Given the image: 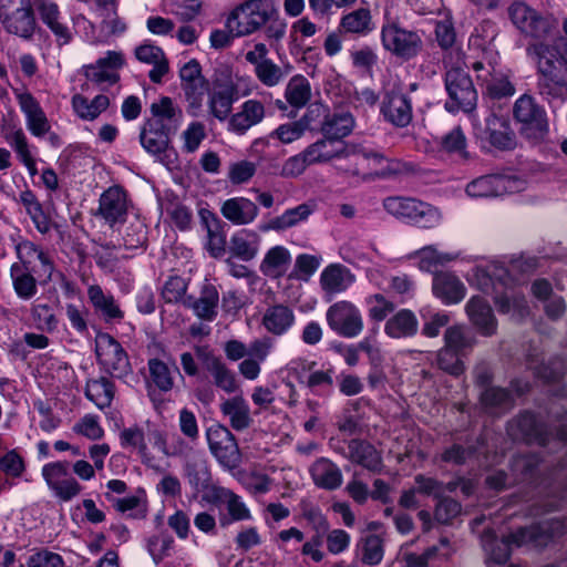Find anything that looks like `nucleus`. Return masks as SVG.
<instances>
[{"mask_svg":"<svg viewBox=\"0 0 567 567\" xmlns=\"http://www.w3.org/2000/svg\"><path fill=\"white\" fill-rule=\"evenodd\" d=\"M13 288L19 298L29 300L38 291L37 280L32 275V268L12 265L10 269Z\"/></svg>","mask_w":567,"mask_h":567,"instance_id":"obj_47","label":"nucleus"},{"mask_svg":"<svg viewBox=\"0 0 567 567\" xmlns=\"http://www.w3.org/2000/svg\"><path fill=\"white\" fill-rule=\"evenodd\" d=\"M441 147L446 153L455 154L465 161L468 159L466 137L460 126L454 127L450 133L442 137Z\"/></svg>","mask_w":567,"mask_h":567,"instance_id":"obj_59","label":"nucleus"},{"mask_svg":"<svg viewBox=\"0 0 567 567\" xmlns=\"http://www.w3.org/2000/svg\"><path fill=\"white\" fill-rule=\"evenodd\" d=\"M476 79L492 99L498 100L512 96L515 93V86L508 80V76L502 72L486 71V74H478Z\"/></svg>","mask_w":567,"mask_h":567,"instance_id":"obj_40","label":"nucleus"},{"mask_svg":"<svg viewBox=\"0 0 567 567\" xmlns=\"http://www.w3.org/2000/svg\"><path fill=\"white\" fill-rule=\"evenodd\" d=\"M514 181L505 175L481 176L466 186V193L471 197H495L511 192Z\"/></svg>","mask_w":567,"mask_h":567,"instance_id":"obj_22","label":"nucleus"},{"mask_svg":"<svg viewBox=\"0 0 567 567\" xmlns=\"http://www.w3.org/2000/svg\"><path fill=\"white\" fill-rule=\"evenodd\" d=\"M291 262V255L284 246H275L269 249L261 262L260 270L270 278L282 277Z\"/></svg>","mask_w":567,"mask_h":567,"instance_id":"obj_41","label":"nucleus"},{"mask_svg":"<svg viewBox=\"0 0 567 567\" xmlns=\"http://www.w3.org/2000/svg\"><path fill=\"white\" fill-rule=\"evenodd\" d=\"M507 433L515 441L546 445L549 440L547 426L528 412H522L507 423Z\"/></svg>","mask_w":567,"mask_h":567,"instance_id":"obj_12","label":"nucleus"},{"mask_svg":"<svg viewBox=\"0 0 567 567\" xmlns=\"http://www.w3.org/2000/svg\"><path fill=\"white\" fill-rule=\"evenodd\" d=\"M3 137L9 145L14 150L21 162L25 165L31 176H34L37 171L35 161L29 150V144L22 128L9 126L2 130Z\"/></svg>","mask_w":567,"mask_h":567,"instance_id":"obj_39","label":"nucleus"},{"mask_svg":"<svg viewBox=\"0 0 567 567\" xmlns=\"http://www.w3.org/2000/svg\"><path fill=\"white\" fill-rule=\"evenodd\" d=\"M208 501L215 505H226L228 516H221L219 522L221 526H227L231 522L246 520L251 517L241 498L233 491L223 486H213L209 491Z\"/></svg>","mask_w":567,"mask_h":567,"instance_id":"obj_16","label":"nucleus"},{"mask_svg":"<svg viewBox=\"0 0 567 567\" xmlns=\"http://www.w3.org/2000/svg\"><path fill=\"white\" fill-rule=\"evenodd\" d=\"M87 297L94 310L100 313L106 322L123 319L124 312L120 309L114 297L111 293L104 292L101 286L91 285L87 288Z\"/></svg>","mask_w":567,"mask_h":567,"instance_id":"obj_29","label":"nucleus"},{"mask_svg":"<svg viewBox=\"0 0 567 567\" xmlns=\"http://www.w3.org/2000/svg\"><path fill=\"white\" fill-rule=\"evenodd\" d=\"M365 158H372L381 167L374 173L369 174L365 179H390L409 174L412 169L408 163L396 158H386L383 154L377 152L364 153Z\"/></svg>","mask_w":567,"mask_h":567,"instance_id":"obj_36","label":"nucleus"},{"mask_svg":"<svg viewBox=\"0 0 567 567\" xmlns=\"http://www.w3.org/2000/svg\"><path fill=\"white\" fill-rule=\"evenodd\" d=\"M447 100L444 107L449 113H472L477 104V91L470 74L461 68H452L444 76Z\"/></svg>","mask_w":567,"mask_h":567,"instance_id":"obj_3","label":"nucleus"},{"mask_svg":"<svg viewBox=\"0 0 567 567\" xmlns=\"http://www.w3.org/2000/svg\"><path fill=\"white\" fill-rule=\"evenodd\" d=\"M320 258L313 255L301 254L296 258L295 267L289 278L307 280L317 271Z\"/></svg>","mask_w":567,"mask_h":567,"instance_id":"obj_62","label":"nucleus"},{"mask_svg":"<svg viewBox=\"0 0 567 567\" xmlns=\"http://www.w3.org/2000/svg\"><path fill=\"white\" fill-rule=\"evenodd\" d=\"M275 14L276 10L261 0H250L229 14L226 28L236 37H245L259 30Z\"/></svg>","mask_w":567,"mask_h":567,"instance_id":"obj_6","label":"nucleus"},{"mask_svg":"<svg viewBox=\"0 0 567 567\" xmlns=\"http://www.w3.org/2000/svg\"><path fill=\"white\" fill-rule=\"evenodd\" d=\"M205 368L210 373L214 384L226 393H235L239 390V384L235 373L214 354H207L205 358Z\"/></svg>","mask_w":567,"mask_h":567,"instance_id":"obj_31","label":"nucleus"},{"mask_svg":"<svg viewBox=\"0 0 567 567\" xmlns=\"http://www.w3.org/2000/svg\"><path fill=\"white\" fill-rule=\"evenodd\" d=\"M383 48L394 56L410 61L423 49V40L417 31L409 30L398 21H388L381 28Z\"/></svg>","mask_w":567,"mask_h":567,"instance_id":"obj_4","label":"nucleus"},{"mask_svg":"<svg viewBox=\"0 0 567 567\" xmlns=\"http://www.w3.org/2000/svg\"><path fill=\"white\" fill-rule=\"evenodd\" d=\"M1 19L7 32L24 40L32 39L37 29L32 1L29 2L28 6L20 7V9L13 10Z\"/></svg>","mask_w":567,"mask_h":567,"instance_id":"obj_20","label":"nucleus"},{"mask_svg":"<svg viewBox=\"0 0 567 567\" xmlns=\"http://www.w3.org/2000/svg\"><path fill=\"white\" fill-rule=\"evenodd\" d=\"M188 483L195 488L207 486L210 481V472L207 462L203 458L188 460L185 465Z\"/></svg>","mask_w":567,"mask_h":567,"instance_id":"obj_58","label":"nucleus"},{"mask_svg":"<svg viewBox=\"0 0 567 567\" xmlns=\"http://www.w3.org/2000/svg\"><path fill=\"white\" fill-rule=\"evenodd\" d=\"M235 101V90L231 86H224L214 91L209 99V109L212 114L224 121L231 112V105Z\"/></svg>","mask_w":567,"mask_h":567,"instance_id":"obj_53","label":"nucleus"},{"mask_svg":"<svg viewBox=\"0 0 567 567\" xmlns=\"http://www.w3.org/2000/svg\"><path fill=\"white\" fill-rule=\"evenodd\" d=\"M152 117L147 123L151 127H158L168 133L175 134L183 118V111L174 104L168 96H162L158 102L151 105Z\"/></svg>","mask_w":567,"mask_h":567,"instance_id":"obj_17","label":"nucleus"},{"mask_svg":"<svg viewBox=\"0 0 567 567\" xmlns=\"http://www.w3.org/2000/svg\"><path fill=\"white\" fill-rule=\"evenodd\" d=\"M310 474L318 487L324 489H336L342 483V474L340 468L330 460L318 458L310 467Z\"/></svg>","mask_w":567,"mask_h":567,"instance_id":"obj_34","label":"nucleus"},{"mask_svg":"<svg viewBox=\"0 0 567 567\" xmlns=\"http://www.w3.org/2000/svg\"><path fill=\"white\" fill-rule=\"evenodd\" d=\"M97 363L112 378L124 379L132 374L128 355L121 343L106 332H99L95 338Z\"/></svg>","mask_w":567,"mask_h":567,"instance_id":"obj_7","label":"nucleus"},{"mask_svg":"<svg viewBox=\"0 0 567 567\" xmlns=\"http://www.w3.org/2000/svg\"><path fill=\"white\" fill-rule=\"evenodd\" d=\"M513 115L516 122L520 124V134L527 140L537 143L547 135L546 111L536 103L532 95L524 94L515 101Z\"/></svg>","mask_w":567,"mask_h":567,"instance_id":"obj_5","label":"nucleus"},{"mask_svg":"<svg viewBox=\"0 0 567 567\" xmlns=\"http://www.w3.org/2000/svg\"><path fill=\"white\" fill-rule=\"evenodd\" d=\"M333 141L323 136V138H320L309 145L305 150L308 162L312 165L317 163H326L336 157H341L346 153L344 148H333Z\"/></svg>","mask_w":567,"mask_h":567,"instance_id":"obj_50","label":"nucleus"},{"mask_svg":"<svg viewBox=\"0 0 567 567\" xmlns=\"http://www.w3.org/2000/svg\"><path fill=\"white\" fill-rule=\"evenodd\" d=\"M171 135L173 134L158 127H151L147 123H144L140 141L147 153L158 156L168 148Z\"/></svg>","mask_w":567,"mask_h":567,"instance_id":"obj_44","label":"nucleus"},{"mask_svg":"<svg viewBox=\"0 0 567 567\" xmlns=\"http://www.w3.org/2000/svg\"><path fill=\"white\" fill-rule=\"evenodd\" d=\"M148 371L152 382L161 392H168L174 388V373L179 374L175 362L169 367L164 361L154 358L148 360Z\"/></svg>","mask_w":567,"mask_h":567,"instance_id":"obj_43","label":"nucleus"},{"mask_svg":"<svg viewBox=\"0 0 567 567\" xmlns=\"http://www.w3.org/2000/svg\"><path fill=\"white\" fill-rule=\"evenodd\" d=\"M220 412L228 417L235 431H244L252 423L250 409L243 395H235L220 404Z\"/></svg>","mask_w":567,"mask_h":567,"instance_id":"obj_28","label":"nucleus"},{"mask_svg":"<svg viewBox=\"0 0 567 567\" xmlns=\"http://www.w3.org/2000/svg\"><path fill=\"white\" fill-rule=\"evenodd\" d=\"M69 462H53L42 467V476L49 488L63 502H69L78 496L82 486L74 477H66L69 474Z\"/></svg>","mask_w":567,"mask_h":567,"instance_id":"obj_11","label":"nucleus"},{"mask_svg":"<svg viewBox=\"0 0 567 567\" xmlns=\"http://www.w3.org/2000/svg\"><path fill=\"white\" fill-rule=\"evenodd\" d=\"M476 452L477 449L474 445L464 446L462 444L454 443L444 450L441 454V460L454 465H464L468 458L476 454Z\"/></svg>","mask_w":567,"mask_h":567,"instance_id":"obj_63","label":"nucleus"},{"mask_svg":"<svg viewBox=\"0 0 567 567\" xmlns=\"http://www.w3.org/2000/svg\"><path fill=\"white\" fill-rule=\"evenodd\" d=\"M206 439L212 454L219 464L228 470L237 468L241 463V453L235 435L219 423L206 431Z\"/></svg>","mask_w":567,"mask_h":567,"instance_id":"obj_8","label":"nucleus"},{"mask_svg":"<svg viewBox=\"0 0 567 567\" xmlns=\"http://www.w3.org/2000/svg\"><path fill=\"white\" fill-rule=\"evenodd\" d=\"M527 55L537 65V89L540 95L558 97L567 86V69L563 53L556 45L535 42L526 48Z\"/></svg>","mask_w":567,"mask_h":567,"instance_id":"obj_1","label":"nucleus"},{"mask_svg":"<svg viewBox=\"0 0 567 567\" xmlns=\"http://www.w3.org/2000/svg\"><path fill=\"white\" fill-rule=\"evenodd\" d=\"M135 56L138 61L153 65L148 78L153 83H161L163 76L169 70L168 61L163 50L153 44H142L135 49Z\"/></svg>","mask_w":567,"mask_h":567,"instance_id":"obj_27","label":"nucleus"},{"mask_svg":"<svg viewBox=\"0 0 567 567\" xmlns=\"http://www.w3.org/2000/svg\"><path fill=\"white\" fill-rule=\"evenodd\" d=\"M218 302V290L212 284H205L202 287L198 298L187 296L183 300V305L204 321H213L217 317Z\"/></svg>","mask_w":567,"mask_h":567,"instance_id":"obj_21","label":"nucleus"},{"mask_svg":"<svg viewBox=\"0 0 567 567\" xmlns=\"http://www.w3.org/2000/svg\"><path fill=\"white\" fill-rule=\"evenodd\" d=\"M220 213L231 224L244 226L251 224L258 216V206L246 197H233L225 200Z\"/></svg>","mask_w":567,"mask_h":567,"instance_id":"obj_25","label":"nucleus"},{"mask_svg":"<svg viewBox=\"0 0 567 567\" xmlns=\"http://www.w3.org/2000/svg\"><path fill=\"white\" fill-rule=\"evenodd\" d=\"M128 209L126 190L114 185L102 193L99 199V209L96 215L101 216L105 223L113 227L117 223H124Z\"/></svg>","mask_w":567,"mask_h":567,"instance_id":"obj_14","label":"nucleus"},{"mask_svg":"<svg viewBox=\"0 0 567 567\" xmlns=\"http://www.w3.org/2000/svg\"><path fill=\"white\" fill-rule=\"evenodd\" d=\"M322 289L330 295L339 293L351 284L349 270L341 265L328 266L320 276Z\"/></svg>","mask_w":567,"mask_h":567,"instance_id":"obj_45","label":"nucleus"},{"mask_svg":"<svg viewBox=\"0 0 567 567\" xmlns=\"http://www.w3.org/2000/svg\"><path fill=\"white\" fill-rule=\"evenodd\" d=\"M374 29L372 14L368 8H358L342 16L339 31L349 34L364 37Z\"/></svg>","mask_w":567,"mask_h":567,"instance_id":"obj_37","label":"nucleus"},{"mask_svg":"<svg viewBox=\"0 0 567 567\" xmlns=\"http://www.w3.org/2000/svg\"><path fill=\"white\" fill-rule=\"evenodd\" d=\"M362 563L378 565L383 558V540L378 535H369L362 539Z\"/></svg>","mask_w":567,"mask_h":567,"instance_id":"obj_60","label":"nucleus"},{"mask_svg":"<svg viewBox=\"0 0 567 567\" xmlns=\"http://www.w3.org/2000/svg\"><path fill=\"white\" fill-rule=\"evenodd\" d=\"M555 27L556 22L554 19L542 16L536 11L534 17L529 19V24L527 25L525 34L534 39H546L550 35Z\"/></svg>","mask_w":567,"mask_h":567,"instance_id":"obj_61","label":"nucleus"},{"mask_svg":"<svg viewBox=\"0 0 567 567\" xmlns=\"http://www.w3.org/2000/svg\"><path fill=\"white\" fill-rule=\"evenodd\" d=\"M380 112L395 127H406L412 121L411 99L399 91L386 92Z\"/></svg>","mask_w":567,"mask_h":567,"instance_id":"obj_15","label":"nucleus"},{"mask_svg":"<svg viewBox=\"0 0 567 567\" xmlns=\"http://www.w3.org/2000/svg\"><path fill=\"white\" fill-rule=\"evenodd\" d=\"M419 321L415 315L409 309H401L384 326L386 336L393 339L410 338L416 334Z\"/></svg>","mask_w":567,"mask_h":567,"instance_id":"obj_35","label":"nucleus"},{"mask_svg":"<svg viewBox=\"0 0 567 567\" xmlns=\"http://www.w3.org/2000/svg\"><path fill=\"white\" fill-rule=\"evenodd\" d=\"M481 403L491 412L496 409L508 410L514 404V398L512 393L504 388L488 386L481 393Z\"/></svg>","mask_w":567,"mask_h":567,"instance_id":"obj_52","label":"nucleus"},{"mask_svg":"<svg viewBox=\"0 0 567 567\" xmlns=\"http://www.w3.org/2000/svg\"><path fill=\"white\" fill-rule=\"evenodd\" d=\"M293 322L295 313L291 308L285 305L270 306L262 316V326L275 336L286 333Z\"/></svg>","mask_w":567,"mask_h":567,"instance_id":"obj_33","label":"nucleus"},{"mask_svg":"<svg viewBox=\"0 0 567 567\" xmlns=\"http://www.w3.org/2000/svg\"><path fill=\"white\" fill-rule=\"evenodd\" d=\"M186 101L187 111L190 115L196 116L203 104V99L208 91V82L205 78L197 79L194 82L182 84Z\"/></svg>","mask_w":567,"mask_h":567,"instance_id":"obj_54","label":"nucleus"},{"mask_svg":"<svg viewBox=\"0 0 567 567\" xmlns=\"http://www.w3.org/2000/svg\"><path fill=\"white\" fill-rule=\"evenodd\" d=\"M433 292L445 303H456L464 298L465 286L456 276L441 272L433 278Z\"/></svg>","mask_w":567,"mask_h":567,"instance_id":"obj_30","label":"nucleus"},{"mask_svg":"<svg viewBox=\"0 0 567 567\" xmlns=\"http://www.w3.org/2000/svg\"><path fill=\"white\" fill-rule=\"evenodd\" d=\"M466 313L483 336L489 337L496 332V319L488 301L483 297H472L466 305Z\"/></svg>","mask_w":567,"mask_h":567,"instance_id":"obj_23","label":"nucleus"},{"mask_svg":"<svg viewBox=\"0 0 567 567\" xmlns=\"http://www.w3.org/2000/svg\"><path fill=\"white\" fill-rule=\"evenodd\" d=\"M72 105L81 118L92 121L109 107L110 99L106 95L100 94L90 101L81 94H75L72 97Z\"/></svg>","mask_w":567,"mask_h":567,"instance_id":"obj_46","label":"nucleus"},{"mask_svg":"<svg viewBox=\"0 0 567 567\" xmlns=\"http://www.w3.org/2000/svg\"><path fill=\"white\" fill-rule=\"evenodd\" d=\"M327 322L332 331L344 338H354L363 329L359 309L349 301H339L327 310Z\"/></svg>","mask_w":567,"mask_h":567,"instance_id":"obj_10","label":"nucleus"},{"mask_svg":"<svg viewBox=\"0 0 567 567\" xmlns=\"http://www.w3.org/2000/svg\"><path fill=\"white\" fill-rule=\"evenodd\" d=\"M17 100L27 118L28 130L38 137L45 135L51 125L39 102L30 92L17 93Z\"/></svg>","mask_w":567,"mask_h":567,"instance_id":"obj_19","label":"nucleus"},{"mask_svg":"<svg viewBox=\"0 0 567 567\" xmlns=\"http://www.w3.org/2000/svg\"><path fill=\"white\" fill-rule=\"evenodd\" d=\"M115 385L106 377L89 380L85 388V395L99 409L109 408L114 399Z\"/></svg>","mask_w":567,"mask_h":567,"instance_id":"obj_42","label":"nucleus"},{"mask_svg":"<svg viewBox=\"0 0 567 567\" xmlns=\"http://www.w3.org/2000/svg\"><path fill=\"white\" fill-rule=\"evenodd\" d=\"M548 528L545 525H532L520 527L509 534L506 538L495 542L491 549V558L498 565L505 564L511 558V545L523 546L534 544L535 546L546 545L548 542Z\"/></svg>","mask_w":567,"mask_h":567,"instance_id":"obj_9","label":"nucleus"},{"mask_svg":"<svg viewBox=\"0 0 567 567\" xmlns=\"http://www.w3.org/2000/svg\"><path fill=\"white\" fill-rule=\"evenodd\" d=\"M464 354L452 350L447 347H443L437 351L436 354V363L437 367L454 377H457L462 374L465 370L464 362L462 360V357Z\"/></svg>","mask_w":567,"mask_h":567,"instance_id":"obj_56","label":"nucleus"},{"mask_svg":"<svg viewBox=\"0 0 567 567\" xmlns=\"http://www.w3.org/2000/svg\"><path fill=\"white\" fill-rule=\"evenodd\" d=\"M354 127L353 116L349 112L329 110L322 126V135L330 141H340L348 136Z\"/></svg>","mask_w":567,"mask_h":567,"instance_id":"obj_38","label":"nucleus"},{"mask_svg":"<svg viewBox=\"0 0 567 567\" xmlns=\"http://www.w3.org/2000/svg\"><path fill=\"white\" fill-rule=\"evenodd\" d=\"M257 79L266 86H275L282 79V71L271 60L262 61L255 66Z\"/></svg>","mask_w":567,"mask_h":567,"instance_id":"obj_64","label":"nucleus"},{"mask_svg":"<svg viewBox=\"0 0 567 567\" xmlns=\"http://www.w3.org/2000/svg\"><path fill=\"white\" fill-rule=\"evenodd\" d=\"M382 207L392 217L423 228L435 226L441 218L435 207L409 196H388L382 200Z\"/></svg>","mask_w":567,"mask_h":567,"instance_id":"obj_2","label":"nucleus"},{"mask_svg":"<svg viewBox=\"0 0 567 567\" xmlns=\"http://www.w3.org/2000/svg\"><path fill=\"white\" fill-rule=\"evenodd\" d=\"M476 342L473 334L468 333L461 324L449 327L444 332V347L455 350L465 355Z\"/></svg>","mask_w":567,"mask_h":567,"instance_id":"obj_51","label":"nucleus"},{"mask_svg":"<svg viewBox=\"0 0 567 567\" xmlns=\"http://www.w3.org/2000/svg\"><path fill=\"white\" fill-rule=\"evenodd\" d=\"M488 142L501 151H511L516 147V134L512 130L509 121L503 116L491 114L486 118Z\"/></svg>","mask_w":567,"mask_h":567,"instance_id":"obj_24","label":"nucleus"},{"mask_svg":"<svg viewBox=\"0 0 567 567\" xmlns=\"http://www.w3.org/2000/svg\"><path fill=\"white\" fill-rule=\"evenodd\" d=\"M343 457L351 463L362 466L373 474H380L383 471L382 452L367 440L352 439L347 442L344 449L337 450Z\"/></svg>","mask_w":567,"mask_h":567,"instance_id":"obj_13","label":"nucleus"},{"mask_svg":"<svg viewBox=\"0 0 567 567\" xmlns=\"http://www.w3.org/2000/svg\"><path fill=\"white\" fill-rule=\"evenodd\" d=\"M287 102L297 109L305 106L311 97L309 81L302 75L292 76L286 87Z\"/></svg>","mask_w":567,"mask_h":567,"instance_id":"obj_49","label":"nucleus"},{"mask_svg":"<svg viewBox=\"0 0 567 567\" xmlns=\"http://www.w3.org/2000/svg\"><path fill=\"white\" fill-rule=\"evenodd\" d=\"M328 112V106L321 103H313L309 105L305 115L299 120V123L303 131L320 132L322 134V126Z\"/></svg>","mask_w":567,"mask_h":567,"instance_id":"obj_57","label":"nucleus"},{"mask_svg":"<svg viewBox=\"0 0 567 567\" xmlns=\"http://www.w3.org/2000/svg\"><path fill=\"white\" fill-rule=\"evenodd\" d=\"M538 266V260L535 257H517L514 258L509 267L507 269L505 268H495V271L493 276L497 277L499 280L504 281V284H507V279H511L512 281H519L518 275L526 276L536 270Z\"/></svg>","mask_w":567,"mask_h":567,"instance_id":"obj_48","label":"nucleus"},{"mask_svg":"<svg viewBox=\"0 0 567 567\" xmlns=\"http://www.w3.org/2000/svg\"><path fill=\"white\" fill-rule=\"evenodd\" d=\"M33 12L54 34L56 42L61 45L71 41L72 34L66 24L61 22L59 6L53 0H32Z\"/></svg>","mask_w":567,"mask_h":567,"instance_id":"obj_18","label":"nucleus"},{"mask_svg":"<svg viewBox=\"0 0 567 567\" xmlns=\"http://www.w3.org/2000/svg\"><path fill=\"white\" fill-rule=\"evenodd\" d=\"M20 202L25 207V210L34 223L37 229L40 233H47L49 230L48 218L35 195L31 190L25 189L20 194Z\"/></svg>","mask_w":567,"mask_h":567,"instance_id":"obj_55","label":"nucleus"},{"mask_svg":"<svg viewBox=\"0 0 567 567\" xmlns=\"http://www.w3.org/2000/svg\"><path fill=\"white\" fill-rule=\"evenodd\" d=\"M313 206L307 203L300 204L297 207L287 209L280 216L271 218L268 223L259 226L260 231L277 230L282 231L288 228L297 226L299 223L305 221L312 214Z\"/></svg>","mask_w":567,"mask_h":567,"instance_id":"obj_32","label":"nucleus"},{"mask_svg":"<svg viewBox=\"0 0 567 567\" xmlns=\"http://www.w3.org/2000/svg\"><path fill=\"white\" fill-rule=\"evenodd\" d=\"M265 117V106L260 101L248 100L241 110L229 120V128L237 134H245L250 127L260 123Z\"/></svg>","mask_w":567,"mask_h":567,"instance_id":"obj_26","label":"nucleus"}]
</instances>
